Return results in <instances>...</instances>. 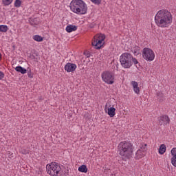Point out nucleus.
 <instances>
[{
    "label": "nucleus",
    "mask_w": 176,
    "mask_h": 176,
    "mask_svg": "<svg viewBox=\"0 0 176 176\" xmlns=\"http://www.w3.org/2000/svg\"><path fill=\"white\" fill-rule=\"evenodd\" d=\"M154 21L160 28H168L173 24V14L166 8L161 9L157 12Z\"/></svg>",
    "instance_id": "1"
},
{
    "label": "nucleus",
    "mask_w": 176,
    "mask_h": 176,
    "mask_svg": "<svg viewBox=\"0 0 176 176\" xmlns=\"http://www.w3.org/2000/svg\"><path fill=\"white\" fill-rule=\"evenodd\" d=\"M134 148L133 144L129 142H121L118 145L119 155L122 157L124 160H127L133 156V152Z\"/></svg>",
    "instance_id": "2"
},
{
    "label": "nucleus",
    "mask_w": 176,
    "mask_h": 176,
    "mask_svg": "<svg viewBox=\"0 0 176 176\" xmlns=\"http://www.w3.org/2000/svg\"><path fill=\"white\" fill-rule=\"evenodd\" d=\"M70 10L76 14H86L87 4L83 0H72L69 5Z\"/></svg>",
    "instance_id": "3"
},
{
    "label": "nucleus",
    "mask_w": 176,
    "mask_h": 176,
    "mask_svg": "<svg viewBox=\"0 0 176 176\" xmlns=\"http://www.w3.org/2000/svg\"><path fill=\"white\" fill-rule=\"evenodd\" d=\"M47 173L50 176L61 175V166L57 162H52L46 166Z\"/></svg>",
    "instance_id": "4"
},
{
    "label": "nucleus",
    "mask_w": 176,
    "mask_h": 176,
    "mask_svg": "<svg viewBox=\"0 0 176 176\" xmlns=\"http://www.w3.org/2000/svg\"><path fill=\"white\" fill-rule=\"evenodd\" d=\"M120 63L123 68H131L133 65V56L127 52L123 53L120 56Z\"/></svg>",
    "instance_id": "5"
},
{
    "label": "nucleus",
    "mask_w": 176,
    "mask_h": 176,
    "mask_svg": "<svg viewBox=\"0 0 176 176\" xmlns=\"http://www.w3.org/2000/svg\"><path fill=\"white\" fill-rule=\"evenodd\" d=\"M105 43V35L102 34H96L92 39V46L96 49H101Z\"/></svg>",
    "instance_id": "6"
},
{
    "label": "nucleus",
    "mask_w": 176,
    "mask_h": 176,
    "mask_svg": "<svg viewBox=\"0 0 176 176\" xmlns=\"http://www.w3.org/2000/svg\"><path fill=\"white\" fill-rule=\"evenodd\" d=\"M102 80L107 85H113L115 83V75L113 73L108 71L103 72L101 74Z\"/></svg>",
    "instance_id": "7"
},
{
    "label": "nucleus",
    "mask_w": 176,
    "mask_h": 176,
    "mask_svg": "<svg viewBox=\"0 0 176 176\" xmlns=\"http://www.w3.org/2000/svg\"><path fill=\"white\" fill-rule=\"evenodd\" d=\"M142 57L146 61L152 62L155 60V52L151 48L145 47L142 52Z\"/></svg>",
    "instance_id": "8"
},
{
    "label": "nucleus",
    "mask_w": 176,
    "mask_h": 176,
    "mask_svg": "<svg viewBox=\"0 0 176 176\" xmlns=\"http://www.w3.org/2000/svg\"><path fill=\"white\" fill-rule=\"evenodd\" d=\"M104 112L109 115L110 118H113L116 115V109L113 107H108V105L104 106Z\"/></svg>",
    "instance_id": "9"
},
{
    "label": "nucleus",
    "mask_w": 176,
    "mask_h": 176,
    "mask_svg": "<svg viewBox=\"0 0 176 176\" xmlns=\"http://www.w3.org/2000/svg\"><path fill=\"white\" fill-rule=\"evenodd\" d=\"M76 68H78V66L75 63H67L65 65V71L67 72H74Z\"/></svg>",
    "instance_id": "10"
},
{
    "label": "nucleus",
    "mask_w": 176,
    "mask_h": 176,
    "mask_svg": "<svg viewBox=\"0 0 176 176\" xmlns=\"http://www.w3.org/2000/svg\"><path fill=\"white\" fill-rule=\"evenodd\" d=\"M170 123V118L167 116H162L159 119V124L160 126H166Z\"/></svg>",
    "instance_id": "11"
},
{
    "label": "nucleus",
    "mask_w": 176,
    "mask_h": 176,
    "mask_svg": "<svg viewBox=\"0 0 176 176\" xmlns=\"http://www.w3.org/2000/svg\"><path fill=\"white\" fill-rule=\"evenodd\" d=\"M131 85L135 94L138 95L140 93H141V88L139 87L138 82L137 81H131Z\"/></svg>",
    "instance_id": "12"
},
{
    "label": "nucleus",
    "mask_w": 176,
    "mask_h": 176,
    "mask_svg": "<svg viewBox=\"0 0 176 176\" xmlns=\"http://www.w3.org/2000/svg\"><path fill=\"white\" fill-rule=\"evenodd\" d=\"M170 153H171V164H173V166L174 167H176V147L173 148L170 151Z\"/></svg>",
    "instance_id": "13"
},
{
    "label": "nucleus",
    "mask_w": 176,
    "mask_h": 176,
    "mask_svg": "<svg viewBox=\"0 0 176 176\" xmlns=\"http://www.w3.org/2000/svg\"><path fill=\"white\" fill-rule=\"evenodd\" d=\"M144 156H145V152L138 149L135 153V159H136V160H140V159H142Z\"/></svg>",
    "instance_id": "14"
},
{
    "label": "nucleus",
    "mask_w": 176,
    "mask_h": 176,
    "mask_svg": "<svg viewBox=\"0 0 176 176\" xmlns=\"http://www.w3.org/2000/svg\"><path fill=\"white\" fill-rule=\"evenodd\" d=\"M78 30V27L75 25H69L66 27L65 30L67 32H74V31H76Z\"/></svg>",
    "instance_id": "15"
},
{
    "label": "nucleus",
    "mask_w": 176,
    "mask_h": 176,
    "mask_svg": "<svg viewBox=\"0 0 176 176\" xmlns=\"http://www.w3.org/2000/svg\"><path fill=\"white\" fill-rule=\"evenodd\" d=\"M166 151H167V147L166 146V144H162L159 148L158 153L160 155H164V153H166Z\"/></svg>",
    "instance_id": "16"
},
{
    "label": "nucleus",
    "mask_w": 176,
    "mask_h": 176,
    "mask_svg": "<svg viewBox=\"0 0 176 176\" xmlns=\"http://www.w3.org/2000/svg\"><path fill=\"white\" fill-rule=\"evenodd\" d=\"M15 71H16V72H19L20 74H22L23 75H24V74H27V69L21 66L16 67Z\"/></svg>",
    "instance_id": "17"
},
{
    "label": "nucleus",
    "mask_w": 176,
    "mask_h": 176,
    "mask_svg": "<svg viewBox=\"0 0 176 176\" xmlns=\"http://www.w3.org/2000/svg\"><path fill=\"white\" fill-rule=\"evenodd\" d=\"M32 39L36 42H43V37L39 34H36L32 36Z\"/></svg>",
    "instance_id": "18"
},
{
    "label": "nucleus",
    "mask_w": 176,
    "mask_h": 176,
    "mask_svg": "<svg viewBox=\"0 0 176 176\" xmlns=\"http://www.w3.org/2000/svg\"><path fill=\"white\" fill-rule=\"evenodd\" d=\"M132 52L133 53L134 56H138L140 54V47L139 46H134L132 47Z\"/></svg>",
    "instance_id": "19"
},
{
    "label": "nucleus",
    "mask_w": 176,
    "mask_h": 176,
    "mask_svg": "<svg viewBox=\"0 0 176 176\" xmlns=\"http://www.w3.org/2000/svg\"><path fill=\"white\" fill-rule=\"evenodd\" d=\"M78 171L80 173H87V166H86L85 164L81 165L80 167H78Z\"/></svg>",
    "instance_id": "20"
},
{
    "label": "nucleus",
    "mask_w": 176,
    "mask_h": 176,
    "mask_svg": "<svg viewBox=\"0 0 176 176\" xmlns=\"http://www.w3.org/2000/svg\"><path fill=\"white\" fill-rule=\"evenodd\" d=\"M9 28L6 25H0V32H7Z\"/></svg>",
    "instance_id": "21"
},
{
    "label": "nucleus",
    "mask_w": 176,
    "mask_h": 176,
    "mask_svg": "<svg viewBox=\"0 0 176 176\" xmlns=\"http://www.w3.org/2000/svg\"><path fill=\"white\" fill-rule=\"evenodd\" d=\"M146 146H147V144H145V143H142L141 144H140V149L139 150H141L142 152H144V153H145V152H146V151H147V148H146Z\"/></svg>",
    "instance_id": "22"
},
{
    "label": "nucleus",
    "mask_w": 176,
    "mask_h": 176,
    "mask_svg": "<svg viewBox=\"0 0 176 176\" xmlns=\"http://www.w3.org/2000/svg\"><path fill=\"white\" fill-rule=\"evenodd\" d=\"M12 2H13V0H2V3L4 6H9Z\"/></svg>",
    "instance_id": "23"
},
{
    "label": "nucleus",
    "mask_w": 176,
    "mask_h": 176,
    "mask_svg": "<svg viewBox=\"0 0 176 176\" xmlns=\"http://www.w3.org/2000/svg\"><path fill=\"white\" fill-rule=\"evenodd\" d=\"M20 153H22V155H28V153H30V150L22 148L20 150Z\"/></svg>",
    "instance_id": "24"
},
{
    "label": "nucleus",
    "mask_w": 176,
    "mask_h": 176,
    "mask_svg": "<svg viewBox=\"0 0 176 176\" xmlns=\"http://www.w3.org/2000/svg\"><path fill=\"white\" fill-rule=\"evenodd\" d=\"M157 96L158 98L159 101H162V100H163V98L164 97V95H163V93L162 92H157Z\"/></svg>",
    "instance_id": "25"
},
{
    "label": "nucleus",
    "mask_w": 176,
    "mask_h": 176,
    "mask_svg": "<svg viewBox=\"0 0 176 176\" xmlns=\"http://www.w3.org/2000/svg\"><path fill=\"white\" fill-rule=\"evenodd\" d=\"M14 6L15 8H20V6H21V1L16 0L14 1Z\"/></svg>",
    "instance_id": "26"
},
{
    "label": "nucleus",
    "mask_w": 176,
    "mask_h": 176,
    "mask_svg": "<svg viewBox=\"0 0 176 176\" xmlns=\"http://www.w3.org/2000/svg\"><path fill=\"white\" fill-rule=\"evenodd\" d=\"M92 3H94L95 5H100L101 3L102 0H90Z\"/></svg>",
    "instance_id": "27"
},
{
    "label": "nucleus",
    "mask_w": 176,
    "mask_h": 176,
    "mask_svg": "<svg viewBox=\"0 0 176 176\" xmlns=\"http://www.w3.org/2000/svg\"><path fill=\"white\" fill-rule=\"evenodd\" d=\"M132 63H134L135 65H137V64H138V60H137V58H133L132 56Z\"/></svg>",
    "instance_id": "28"
},
{
    "label": "nucleus",
    "mask_w": 176,
    "mask_h": 176,
    "mask_svg": "<svg viewBox=\"0 0 176 176\" xmlns=\"http://www.w3.org/2000/svg\"><path fill=\"white\" fill-rule=\"evenodd\" d=\"M3 78H5V74H3L2 72H0V80H2Z\"/></svg>",
    "instance_id": "29"
},
{
    "label": "nucleus",
    "mask_w": 176,
    "mask_h": 176,
    "mask_svg": "<svg viewBox=\"0 0 176 176\" xmlns=\"http://www.w3.org/2000/svg\"><path fill=\"white\" fill-rule=\"evenodd\" d=\"M28 76L29 78H34V75L32 74L31 70H30V72H28Z\"/></svg>",
    "instance_id": "30"
},
{
    "label": "nucleus",
    "mask_w": 176,
    "mask_h": 176,
    "mask_svg": "<svg viewBox=\"0 0 176 176\" xmlns=\"http://www.w3.org/2000/svg\"><path fill=\"white\" fill-rule=\"evenodd\" d=\"M1 60H2V54H1V52H0V61Z\"/></svg>",
    "instance_id": "31"
}]
</instances>
